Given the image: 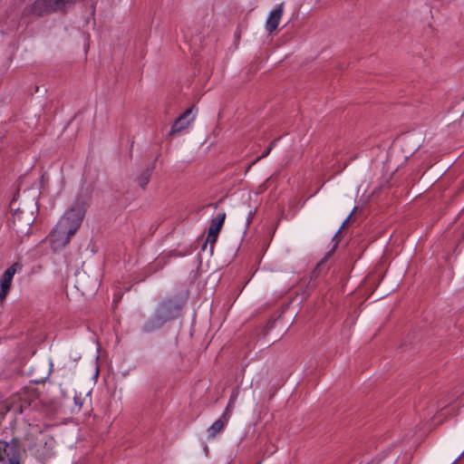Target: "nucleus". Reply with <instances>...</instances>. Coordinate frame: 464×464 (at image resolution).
<instances>
[{"label":"nucleus","instance_id":"4","mask_svg":"<svg viewBox=\"0 0 464 464\" xmlns=\"http://www.w3.org/2000/svg\"><path fill=\"white\" fill-rule=\"evenodd\" d=\"M77 0H34L31 5H26L22 17L34 15L43 17L63 10L66 6L74 5Z\"/></svg>","mask_w":464,"mask_h":464},{"label":"nucleus","instance_id":"6","mask_svg":"<svg viewBox=\"0 0 464 464\" xmlns=\"http://www.w3.org/2000/svg\"><path fill=\"white\" fill-rule=\"evenodd\" d=\"M21 458V443L18 438H13L10 442L0 440V462L7 459V464H22Z\"/></svg>","mask_w":464,"mask_h":464},{"label":"nucleus","instance_id":"18","mask_svg":"<svg viewBox=\"0 0 464 464\" xmlns=\"http://www.w3.org/2000/svg\"><path fill=\"white\" fill-rule=\"evenodd\" d=\"M255 215H256V210H255V211H250V212L248 213V216H247V218H246V227H249V225L251 224V222H252V220H253V218H254Z\"/></svg>","mask_w":464,"mask_h":464},{"label":"nucleus","instance_id":"5","mask_svg":"<svg viewBox=\"0 0 464 464\" xmlns=\"http://www.w3.org/2000/svg\"><path fill=\"white\" fill-rule=\"evenodd\" d=\"M16 397L14 409L19 414H23L28 409L36 410L39 406L40 393L34 387H24Z\"/></svg>","mask_w":464,"mask_h":464},{"label":"nucleus","instance_id":"17","mask_svg":"<svg viewBox=\"0 0 464 464\" xmlns=\"http://www.w3.org/2000/svg\"><path fill=\"white\" fill-rule=\"evenodd\" d=\"M73 401H74L75 405L78 406V410H81L82 407V400L81 399V397L75 395L73 397Z\"/></svg>","mask_w":464,"mask_h":464},{"label":"nucleus","instance_id":"12","mask_svg":"<svg viewBox=\"0 0 464 464\" xmlns=\"http://www.w3.org/2000/svg\"><path fill=\"white\" fill-rule=\"evenodd\" d=\"M227 421V413L224 412L218 420H217L208 429V439H214L225 427Z\"/></svg>","mask_w":464,"mask_h":464},{"label":"nucleus","instance_id":"1","mask_svg":"<svg viewBox=\"0 0 464 464\" xmlns=\"http://www.w3.org/2000/svg\"><path fill=\"white\" fill-rule=\"evenodd\" d=\"M188 298V291L184 289L160 301L152 315L142 324L141 331L145 334L153 333L165 324L181 316Z\"/></svg>","mask_w":464,"mask_h":464},{"label":"nucleus","instance_id":"7","mask_svg":"<svg viewBox=\"0 0 464 464\" xmlns=\"http://www.w3.org/2000/svg\"><path fill=\"white\" fill-rule=\"evenodd\" d=\"M226 219V213H218L216 218L211 219L210 226L208 227L207 240L202 246V250H204L207 246V244H210V252H213L214 245L218 240V234L223 227V224Z\"/></svg>","mask_w":464,"mask_h":464},{"label":"nucleus","instance_id":"11","mask_svg":"<svg viewBox=\"0 0 464 464\" xmlns=\"http://www.w3.org/2000/svg\"><path fill=\"white\" fill-rule=\"evenodd\" d=\"M158 160V157L155 158L154 161L151 163L150 166L147 167L145 169L141 171V173L137 177L136 181L138 185L145 189L148 183L150 180L152 172L156 167V160Z\"/></svg>","mask_w":464,"mask_h":464},{"label":"nucleus","instance_id":"19","mask_svg":"<svg viewBox=\"0 0 464 464\" xmlns=\"http://www.w3.org/2000/svg\"><path fill=\"white\" fill-rule=\"evenodd\" d=\"M464 456V450L462 451V453L453 461L452 464H457L461 459L462 457Z\"/></svg>","mask_w":464,"mask_h":464},{"label":"nucleus","instance_id":"2","mask_svg":"<svg viewBox=\"0 0 464 464\" xmlns=\"http://www.w3.org/2000/svg\"><path fill=\"white\" fill-rule=\"evenodd\" d=\"M90 195L82 190L76 196L74 204L67 209L57 223L52 235L53 241L62 239V246H64L70 242L72 236L81 227L90 203Z\"/></svg>","mask_w":464,"mask_h":464},{"label":"nucleus","instance_id":"8","mask_svg":"<svg viewBox=\"0 0 464 464\" xmlns=\"http://www.w3.org/2000/svg\"><path fill=\"white\" fill-rule=\"evenodd\" d=\"M22 264L19 262H14L11 266H9L3 274L0 280V300H4L12 285V279L16 273L17 269H22Z\"/></svg>","mask_w":464,"mask_h":464},{"label":"nucleus","instance_id":"10","mask_svg":"<svg viewBox=\"0 0 464 464\" xmlns=\"http://www.w3.org/2000/svg\"><path fill=\"white\" fill-rule=\"evenodd\" d=\"M284 3H281L276 9H274L268 15L266 23V29L267 32L272 33L276 30L284 12Z\"/></svg>","mask_w":464,"mask_h":464},{"label":"nucleus","instance_id":"13","mask_svg":"<svg viewBox=\"0 0 464 464\" xmlns=\"http://www.w3.org/2000/svg\"><path fill=\"white\" fill-rule=\"evenodd\" d=\"M337 245H338V242H336L331 250H329L326 255L324 256V257L323 259H321V261L316 265L315 268L313 270L312 272V277L313 278H316L318 277L322 273L324 272L325 270V266H326V262L328 260V258L333 255V253L335 251L336 247H337Z\"/></svg>","mask_w":464,"mask_h":464},{"label":"nucleus","instance_id":"9","mask_svg":"<svg viewBox=\"0 0 464 464\" xmlns=\"http://www.w3.org/2000/svg\"><path fill=\"white\" fill-rule=\"evenodd\" d=\"M194 108V106H191L178 117V119L171 125L169 131L170 136L180 132L188 127L189 123L194 120V116L190 117Z\"/></svg>","mask_w":464,"mask_h":464},{"label":"nucleus","instance_id":"14","mask_svg":"<svg viewBox=\"0 0 464 464\" xmlns=\"http://www.w3.org/2000/svg\"><path fill=\"white\" fill-rule=\"evenodd\" d=\"M337 245H338V242H336L331 250H329L326 255L324 256V257L323 259H321V261L316 265L315 268L313 270L312 272V277L313 278H316L318 277L322 273L324 272L325 270V266H326V262L328 260V258L333 255V253L335 251L336 247H337Z\"/></svg>","mask_w":464,"mask_h":464},{"label":"nucleus","instance_id":"16","mask_svg":"<svg viewBox=\"0 0 464 464\" xmlns=\"http://www.w3.org/2000/svg\"><path fill=\"white\" fill-rule=\"evenodd\" d=\"M356 208H353L352 213L345 218V220L343 222L341 227L338 229V231L335 233V235L333 237V240H335V238L338 237V235L341 233L342 229L346 226V224L349 222L352 215L354 213Z\"/></svg>","mask_w":464,"mask_h":464},{"label":"nucleus","instance_id":"15","mask_svg":"<svg viewBox=\"0 0 464 464\" xmlns=\"http://www.w3.org/2000/svg\"><path fill=\"white\" fill-rule=\"evenodd\" d=\"M278 140H280V137H279V138H277V139H275V140H274L269 144V146L266 148V150L262 153V155H261V156H259V157L256 160V161H257V160H261V159H263V158H266V156L271 152V150L276 147V141H277Z\"/></svg>","mask_w":464,"mask_h":464},{"label":"nucleus","instance_id":"20","mask_svg":"<svg viewBox=\"0 0 464 464\" xmlns=\"http://www.w3.org/2000/svg\"><path fill=\"white\" fill-rule=\"evenodd\" d=\"M227 407H230V404H227ZM227 411H228V408H227V411L225 412L227 413Z\"/></svg>","mask_w":464,"mask_h":464},{"label":"nucleus","instance_id":"3","mask_svg":"<svg viewBox=\"0 0 464 464\" xmlns=\"http://www.w3.org/2000/svg\"><path fill=\"white\" fill-rule=\"evenodd\" d=\"M10 210L12 217L10 219V227L19 237L28 236L33 223L35 220L34 209L37 210L36 202L24 204L22 207L17 204V198L14 196L10 202Z\"/></svg>","mask_w":464,"mask_h":464}]
</instances>
